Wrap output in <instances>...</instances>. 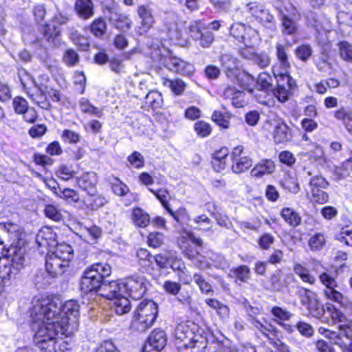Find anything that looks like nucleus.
I'll use <instances>...</instances> for the list:
<instances>
[{
	"label": "nucleus",
	"mask_w": 352,
	"mask_h": 352,
	"mask_svg": "<svg viewBox=\"0 0 352 352\" xmlns=\"http://www.w3.org/2000/svg\"><path fill=\"white\" fill-rule=\"evenodd\" d=\"M36 242L38 248H41V251H43V248L49 251L58 245L56 233L52 228L43 227L36 234Z\"/></svg>",
	"instance_id": "dca6fc26"
},
{
	"label": "nucleus",
	"mask_w": 352,
	"mask_h": 352,
	"mask_svg": "<svg viewBox=\"0 0 352 352\" xmlns=\"http://www.w3.org/2000/svg\"><path fill=\"white\" fill-rule=\"evenodd\" d=\"M277 86L274 91V95L281 102H285L289 99L290 90L294 87H288L286 80L276 79Z\"/></svg>",
	"instance_id": "c9c22d12"
},
{
	"label": "nucleus",
	"mask_w": 352,
	"mask_h": 352,
	"mask_svg": "<svg viewBox=\"0 0 352 352\" xmlns=\"http://www.w3.org/2000/svg\"><path fill=\"white\" fill-rule=\"evenodd\" d=\"M24 236V233L21 232V234L10 243L9 248L2 252V255L10 262V267L6 276L3 277V280L15 279L19 272L28 265Z\"/></svg>",
	"instance_id": "20e7f679"
},
{
	"label": "nucleus",
	"mask_w": 352,
	"mask_h": 352,
	"mask_svg": "<svg viewBox=\"0 0 352 352\" xmlns=\"http://www.w3.org/2000/svg\"><path fill=\"white\" fill-rule=\"evenodd\" d=\"M166 336L164 331L154 330L148 337L142 352H159L166 346Z\"/></svg>",
	"instance_id": "6ab92c4d"
},
{
	"label": "nucleus",
	"mask_w": 352,
	"mask_h": 352,
	"mask_svg": "<svg viewBox=\"0 0 352 352\" xmlns=\"http://www.w3.org/2000/svg\"><path fill=\"white\" fill-rule=\"evenodd\" d=\"M295 54L302 61H307L312 54V49L309 45H302L295 50Z\"/></svg>",
	"instance_id": "052dcab7"
},
{
	"label": "nucleus",
	"mask_w": 352,
	"mask_h": 352,
	"mask_svg": "<svg viewBox=\"0 0 352 352\" xmlns=\"http://www.w3.org/2000/svg\"><path fill=\"white\" fill-rule=\"evenodd\" d=\"M273 137L276 144L286 143L292 139L291 130L286 124L280 123L275 127Z\"/></svg>",
	"instance_id": "473e14b6"
},
{
	"label": "nucleus",
	"mask_w": 352,
	"mask_h": 352,
	"mask_svg": "<svg viewBox=\"0 0 352 352\" xmlns=\"http://www.w3.org/2000/svg\"><path fill=\"white\" fill-rule=\"evenodd\" d=\"M69 263H65V261L47 253L45 258V269L47 272L52 277H56L63 274L68 267Z\"/></svg>",
	"instance_id": "4be33fe9"
},
{
	"label": "nucleus",
	"mask_w": 352,
	"mask_h": 352,
	"mask_svg": "<svg viewBox=\"0 0 352 352\" xmlns=\"http://www.w3.org/2000/svg\"><path fill=\"white\" fill-rule=\"evenodd\" d=\"M290 67L291 65L289 60H277L272 65V70L276 79L286 80L288 87H295L296 81L289 74Z\"/></svg>",
	"instance_id": "aec40b11"
},
{
	"label": "nucleus",
	"mask_w": 352,
	"mask_h": 352,
	"mask_svg": "<svg viewBox=\"0 0 352 352\" xmlns=\"http://www.w3.org/2000/svg\"><path fill=\"white\" fill-rule=\"evenodd\" d=\"M178 245L184 256L190 261L194 259L199 254L203 241L199 238H196L193 233L184 232L178 239Z\"/></svg>",
	"instance_id": "9b49d317"
},
{
	"label": "nucleus",
	"mask_w": 352,
	"mask_h": 352,
	"mask_svg": "<svg viewBox=\"0 0 352 352\" xmlns=\"http://www.w3.org/2000/svg\"><path fill=\"white\" fill-rule=\"evenodd\" d=\"M80 110L85 113L90 115L96 116L101 118L103 115L102 110L94 107L89 102L88 99L82 98L79 101Z\"/></svg>",
	"instance_id": "a18cd8bd"
},
{
	"label": "nucleus",
	"mask_w": 352,
	"mask_h": 352,
	"mask_svg": "<svg viewBox=\"0 0 352 352\" xmlns=\"http://www.w3.org/2000/svg\"><path fill=\"white\" fill-rule=\"evenodd\" d=\"M168 68L175 73L183 76H188L193 72L192 65L177 58L170 60Z\"/></svg>",
	"instance_id": "c85d7f7f"
},
{
	"label": "nucleus",
	"mask_w": 352,
	"mask_h": 352,
	"mask_svg": "<svg viewBox=\"0 0 352 352\" xmlns=\"http://www.w3.org/2000/svg\"><path fill=\"white\" fill-rule=\"evenodd\" d=\"M43 298H47L53 302L58 303V311L57 317L58 322H56V327L60 329V335L69 336L78 330V319L80 316V305L73 300L66 301L63 305L58 299L52 298L49 296H41L38 298H34L32 301V306L36 301H40ZM52 320H56L54 318L53 314H51ZM58 320V318H57Z\"/></svg>",
	"instance_id": "7ed1b4c3"
},
{
	"label": "nucleus",
	"mask_w": 352,
	"mask_h": 352,
	"mask_svg": "<svg viewBox=\"0 0 352 352\" xmlns=\"http://www.w3.org/2000/svg\"><path fill=\"white\" fill-rule=\"evenodd\" d=\"M90 30L95 36H102L107 30L106 22L102 18L94 20L91 24Z\"/></svg>",
	"instance_id": "09e8293b"
},
{
	"label": "nucleus",
	"mask_w": 352,
	"mask_h": 352,
	"mask_svg": "<svg viewBox=\"0 0 352 352\" xmlns=\"http://www.w3.org/2000/svg\"><path fill=\"white\" fill-rule=\"evenodd\" d=\"M326 188L311 189L310 192L312 196L313 201L323 204L327 202L329 199L328 194L324 191Z\"/></svg>",
	"instance_id": "6e6d98bb"
},
{
	"label": "nucleus",
	"mask_w": 352,
	"mask_h": 352,
	"mask_svg": "<svg viewBox=\"0 0 352 352\" xmlns=\"http://www.w3.org/2000/svg\"><path fill=\"white\" fill-rule=\"evenodd\" d=\"M256 88H257L256 80L251 74L243 71V91H247L252 94Z\"/></svg>",
	"instance_id": "5fc2aeb1"
},
{
	"label": "nucleus",
	"mask_w": 352,
	"mask_h": 352,
	"mask_svg": "<svg viewBox=\"0 0 352 352\" xmlns=\"http://www.w3.org/2000/svg\"><path fill=\"white\" fill-rule=\"evenodd\" d=\"M48 252L63 260L65 263H69V261L73 258V249L71 245L65 243H58V245L49 250Z\"/></svg>",
	"instance_id": "cd10ccee"
},
{
	"label": "nucleus",
	"mask_w": 352,
	"mask_h": 352,
	"mask_svg": "<svg viewBox=\"0 0 352 352\" xmlns=\"http://www.w3.org/2000/svg\"><path fill=\"white\" fill-rule=\"evenodd\" d=\"M242 147L236 146L232 153V171L236 174L242 172Z\"/></svg>",
	"instance_id": "de8ad7c7"
},
{
	"label": "nucleus",
	"mask_w": 352,
	"mask_h": 352,
	"mask_svg": "<svg viewBox=\"0 0 352 352\" xmlns=\"http://www.w3.org/2000/svg\"><path fill=\"white\" fill-rule=\"evenodd\" d=\"M19 77L24 88H26V86L28 84V81L34 85L36 89V93L30 94L29 91L27 92L32 102L36 103L41 109H50V104L45 96V92L47 91V87L44 86L43 85H37L33 78L25 70H22L19 72Z\"/></svg>",
	"instance_id": "9d476101"
},
{
	"label": "nucleus",
	"mask_w": 352,
	"mask_h": 352,
	"mask_svg": "<svg viewBox=\"0 0 352 352\" xmlns=\"http://www.w3.org/2000/svg\"><path fill=\"white\" fill-rule=\"evenodd\" d=\"M280 215L285 221L291 226L296 227L301 223V217L292 208H283L280 212Z\"/></svg>",
	"instance_id": "4c0bfd02"
},
{
	"label": "nucleus",
	"mask_w": 352,
	"mask_h": 352,
	"mask_svg": "<svg viewBox=\"0 0 352 352\" xmlns=\"http://www.w3.org/2000/svg\"><path fill=\"white\" fill-rule=\"evenodd\" d=\"M243 58L252 60L261 69L269 66L271 63V58L267 53H256L248 49L243 50Z\"/></svg>",
	"instance_id": "c756f323"
},
{
	"label": "nucleus",
	"mask_w": 352,
	"mask_h": 352,
	"mask_svg": "<svg viewBox=\"0 0 352 352\" xmlns=\"http://www.w3.org/2000/svg\"><path fill=\"white\" fill-rule=\"evenodd\" d=\"M128 161L130 164L135 168H142L144 165V157L138 151H134L131 155H130L128 157Z\"/></svg>",
	"instance_id": "338daca9"
},
{
	"label": "nucleus",
	"mask_w": 352,
	"mask_h": 352,
	"mask_svg": "<svg viewBox=\"0 0 352 352\" xmlns=\"http://www.w3.org/2000/svg\"><path fill=\"white\" fill-rule=\"evenodd\" d=\"M75 11L82 19H88L94 14V5L91 0H76Z\"/></svg>",
	"instance_id": "bb28decb"
},
{
	"label": "nucleus",
	"mask_w": 352,
	"mask_h": 352,
	"mask_svg": "<svg viewBox=\"0 0 352 352\" xmlns=\"http://www.w3.org/2000/svg\"><path fill=\"white\" fill-rule=\"evenodd\" d=\"M58 303L47 298L36 301L30 309L32 329L34 331V341L42 352H57L56 346L60 329L56 327Z\"/></svg>",
	"instance_id": "f257e3e1"
},
{
	"label": "nucleus",
	"mask_w": 352,
	"mask_h": 352,
	"mask_svg": "<svg viewBox=\"0 0 352 352\" xmlns=\"http://www.w3.org/2000/svg\"><path fill=\"white\" fill-rule=\"evenodd\" d=\"M175 345L180 352H203L207 346L204 331L194 322L179 324L175 331Z\"/></svg>",
	"instance_id": "f03ea898"
},
{
	"label": "nucleus",
	"mask_w": 352,
	"mask_h": 352,
	"mask_svg": "<svg viewBox=\"0 0 352 352\" xmlns=\"http://www.w3.org/2000/svg\"><path fill=\"white\" fill-rule=\"evenodd\" d=\"M243 31L245 35H243V44L245 45V51L247 49L252 50V47L257 43L258 40V32L255 29L252 28L250 26H246L243 24Z\"/></svg>",
	"instance_id": "e433bc0d"
},
{
	"label": "nucleus",
	"mask_w": 352,
	"mask_h": 352,
	"mask_svg": "<svg viewBox=\"0 0 352 352\" xmlns=\"http://www.w3.org/2000/svg\"><path fill=\"white\" fill-rule=\"evenodd\" d=\"M319 279L325 287L324 294L327 299L340 304L342 307H346L348 306L349 300L337 289L338 285L334 277L328 272H323L320 274Z\"/></svg>",
	"instance_id": "1a4fd4ad"
},
{
	"label": "nucleus",
	"mask_w": 352,
	"mask_h": 352,
	"mask_svg": "<svg viewBox=\"0 0 352 352\" xmlns=\"http://www.w3.org/2000/svg\"><path fill=\"white\" fill-rule=\"evenodd\" d=\"M281 186L292 193L296 194L300 190V186L295 179L290 177L280 182Z\"/></svg>",
	"instance_id": "13d9d810"
},
{
	"label": "nucleus",
	"mask_w": 352,
	"mask_h": 352,
	"mask_svg": "<svg viewBox=\"0 0 352 352\" xmlns=\"http://www.w3.org/2000/svg\"><path fill=\"white\" fill-rule=\"evenodd\" d=\"M325 317H331L334 327L337 326L338 324H343L345 321H349L345 316L331 304H326ZM329 318L326 320H322L323 322H327Z\"/></svg>",
	"instance_id": "f704fd0d"
},
{
	"label": "nucleus",
	"mask_w": 352,
	"mask_h": 352,
	"mask_svg": "<svg viewBox=\"0 0 352 352\" xmlns=\"http://www.w3.org/2000/svg\"><path fill=\"white\" fill-rule=\"evenodd\" d=\"M275 170V165L271 160H262L251 170V175L254 177H261L265 175L272 173Z\"/></svg>",
	"instance_id": "2f4dec72"
},
{
	"label": "nucleus",
	"mask_w": 352,
	"mask_h": 352,
	"mask_svg": "<svg viewBox=\"0 0 352 352\" xmlns=\"http://www.w3.org/2000/svg\"><path fill=\"white\" fill-rule=\"evenodd\" d=\"M326 244V238L322 233H315L308 241V245L312 252L321 250Z\"/></svg>",
	"instance_id": "79ce46f5"
},
{
	"label": "nucleus",
	"mask_w": 352,
	"mask_h": 352,
	"mask_svg": "<svg viewBox=\"0 0 352 352\" xmlns=\"http://www.w3.org/2000/svg\"><path fill=\"white\" fill-rule=\"evenodd\" d=\"M112 7L109 9V19L113 22L116 28L122 32L127 31L131 28L132 21L127 16L119 14L117 12V8L113 2L111 3Z\"/></svg>",
	"instance_id": "b1692460"
},
{
	"label": "nucleus",
	"mask_w": 352,
	"mask_h": 352,
	"mask_svg": "<svg viewBox=\"0 0 352 352\" xmlns=\"http://www.w3.org/2000/svg\"><path fill=\"white\" fill-rule=\"evenodd\" d=\"M57 175L61 179L67 181L74 177L75 172L72 166L61 165L57 170Z\"/></svg>",
	"instance_id": "774afa93"
},
{
	"label": "nucleus",
	"mask_w": 352,
	"mask_h": 352,
	"mask_svg": "<svg viewBox=\"0 0 352 352\" xmlns=\"http://www.w3.org/2000/svg\"><path fill=\"white\" fill-rule=\"evenodd\" d=\"M192 280L199 287L202 293L209 294L210 292H212L211 285L206 280L202 274L199 273L194 274Z\"/></svg>",
	"instance_id": "3c124183"
},
{
	"label": "nucleus",
	"mask_w": 352,
	"mask_h": 352,
	"mask_svg": "<svg viewBox=\"0 0 352 352\" xmlns=\"http://www.w3.org/2000/svg\"><path fill=\"white\" fill-rule=\"evenodd\" d=\"M192 222L196 224L195 229L201 231H209L212 228V221L204 214L194 217Z\"/></svg>",
	"instance_id": "49530a36"
},
{
	"label": "nucleus",
	"mask_w": 352,
	"mask_h": 352,
	"mask_svg": "<svg viewBox=\"0 0 352 352\" xmlns=\"http://www.w3.org/2000/svg\"><path fill=\"white\" fill-rule=\"evenodd\" d=\"M157 314L158 307L154 301H142L133 313L131 328L138 332H145L154 324Z\"/></svg>",
	"instance_id": "423d86ee"
},
{
	"label": "nucleus",
	"mask_w": 352,
	"mask_h": 352,
	"mask_svg": "<svg viewBox=\"0 0 352 352\" xmlns=\"http://www.w3.org/2000/svg\"><path fill=\"white\" fill-rule=\"evenodd\" d=\"M164 241V235L160 232H152L148 236L147 243L150 247L154 248L160 247Z\"/></svg>",
	"instance_id": "69168bd1"
},
{
	"label": "nucleus",
	"mask_w": 352,
	"mask_h": 352,
	"mask_svg": "<svg viewBox=\"0 0 352 352\" xmlns=\"http://www.w3.org/2000/svg\"><path fill=\"white\" fill-rule=\"evenodd\" d=\"M338 48L340 57L345 61L352 62V45L346 41H340Z\"/></svg>",
	"instance_id": "603ef678"
},
{
	"label": "nucleus",
	"mask_w": 352,
	"mask_h": 352,
	"mask_svg": "<svg viewBox=\"0 0 352 352\" xmlns=\"http://www.w3.org/2000/svg\"><path fill=\"white\" fill-rule=\"evenodd\" d=\"M149 190L157 197V199L161 202L164 208L168 212V213L173 217V218L177 221H180V216L186 214V211L184 208H181L177 212H173L168 206V192L165 189H159L154 190L149 189Z\"/></svg>",
	"instance_id": "393cba45"
},
{
	"label": "nucleus",
	"mask_w": 352,
	"mask_h": 352,
	"mask_svg": "<svg viewBox=\"0 0 352 352\" xmlns=\"http://www.w3.org/2000/svg\"><path fill=\"white\" fill-rule=\"evenodd\" d=\"M22 230L17 224L14 223H0V247L3 252L5 249L4 239L7 236L8 238V242L11 243L12 241L16 240L18 236L21 234Z\"/></svg>",
	"instance_id": "5701e85b"
},
{
	"label": "nucleus",
	"mask_w": 352,
	"mask_h": 352,
	"mask_svg": "<svg viewBox=\"0 0 352 352\" xmlns=\"http://www.w3.org/2000/svg\"><path fill=\"white\" fill-rule=\"evenodd\" d=\"M300 303L305 306L314 317L326 320L328 318L325 317L326 305H322L317 298L316 294L313 292L304 287H300L298 290Z\"/></svg>",
	"instance_id": "6e6552de"
},
{
	"label": "nucleus",
	"mask_w": 352,
	"mask_h": 352,
	"mask_svg": "<svg viewBox=\"0 0 352 352\" xmlns=\"http://www.w3.org/2000/svg\"><path fill=\"white\" fill-rule=\"evenodd\" d=\"M164 85L169 87L175 95L182 94L186 87L185 83L180 79H176L174 80H166L164 82Z\"/></svg>",
	"instance_id": "4d7b16f0"
},
{
	"label": "nucleus",
	"mask_w": 352,
	"mask_h": 352,
	"mask_svg": "<svg viewBox=\"0 0 352 352\" xmlns=\"http://www.w3.org/2000/svg\"><path fill=\"white\" fill-rule=\"evenodd\" d=\"M12 106L17 114H23L29 108L27 100L19 96L14 98Z\"/></svg>",
	"instance_id": "e2e57ef3"
},
{
	"label": "nucleus",
	"mask_w": 352,
	"mask_h": 352,
	"mask_svg": "<svg viewBox=\"0 0 352 352\" xmlns=\"http://www.w3.org/2000/svg\"><path fill=\"white\" fill-rule=\"evenodd\" d=\"M138 13L140 18L142 19V28L146 32L149 30L155 23L152 10L148 6H140L138 8Z\"/></svg>",
	"instance_id": "72a5a7b5"
},
{
	"label": "nucleus",
	"mask_w": 352,
	"mask_h": 352,
	"mask_svg": "<svg viewBox=\"0 0 352 352\" xmlns=\"http://www.w3.org/2000/svg\"><path fill=\"white\" fill-rule=\"evenodd\" d=\"M83 234L89 240H96L98 239L102 234L101 229L96 226H91L90 227L85 226L82 229Z\"/></svg>",
	"instance_id": "bf43d9fd"
},
{
	"label": "nucleus",
	"mask_w": 352,
	"mask_h": 352,
	"mask_svg": "<svg viewBox=\"0 0 352 352\" xmlns=\"http://www.w3.org/2000/svg\"><path fill=\"white\" fill-rule=\"evenodd\" d=\"M70 19V15L65 10H60L57 8L54 15L52 24H46L43 30V37L49 46L56 47L60 44V29L59 25H65Z\"/></svg>",
	"instance_id": "0eeeda50"
},
{
	"label": "nucleus",
	"mask_w": 352,
	"mask_h": 352,
	"mask_svg": "<svg viewBox=\"0 0 352 352\" xmlns=\"http://www.w3.org/2000/svg\"><path fill=\"white\" fill-rule=\"evenodd\" d=\"M44 213L47 218L54 221H59L63 218L60 210L57 206L53 204L46 205L44 209Z\"/></svg>",
	"instance_id": "864d4df0"
},
{
	"label": "nucleus",
	"mask_w": 352,
	"mask_h": 352,
	"mask_svg": "<svg viewBox=\"0 0 352 352\" xmlns=\"http://www.w3.org/2000/svg\"><path fill=\"white\" fill-rule=\"evenodd\" d=\"M172 255L173 254L169 252L159 254L153 257V260L155 261L160 268H166L171 261Z\"/></svg>",
	"instance_id": "0e129e2a"
},
{
	"label": "nucleus",
	"mask_w": 352,
	"mask_h": 352,
	"mask_svg": "<svg viewBox=\"0 0 352 352\" xmlns=\"http://www.w3.org/2000/svg\"><path fill=\"white\" fill-rule=\"evenodd\" d=\"M224 95L227 99H229L231 104L235 108L242 107V93L240 91H236L232 87H228Z\"/></svg>",
	"instance_id": "c03bdc74"
},
{
	"label": "nucleus",
	"mask_w": 352,
	"mask_h": 352,
	"mask_svg": "<svg viewBox=\"0 0 352 352\" xmlns=\"http://www.w3.org/2000/svg\"><path fill=\"white\" fill-rule=\"evenodd\" d=\"M272 78L267 73H261L256 80L258 90H268L272 87Z\"/></svg>",
	"instance_id": "8fccbe9b"
},
{
	"label": "nucleus",
	"mask_w": 352,
	"mask_h": 352,
	"mask_svg": "<svg viewBox=\"0 0 352 352\" xmlns=\"http://www.w3.org/2000/svg\"><path fill=\"white\" fill-rule=\"evenodd\" d=\"M111 274V267L106 263H97L86 268L80 283V290L85 293L100 292L104 278Z\"/></svg>",
	"instance_id": "39448f33"
},
{
	"label": "nucleus",
	"mask_w": 352,
	"mask_h": 352,
	"mask_svg": "<svg viewBox=\"0 0 352 352\" xmlns=\"http://www.w3.org/2000/svg\"><path fill=\"white\" fill-rule=\"evenodd\" d=\"M163 99L162 94L157 91H149L145 97V104L153 109H157L162 107Z\"/></svg>",
	"instance_id": "37998d69"
},
{
	"label": "nucleus",
	"mask_w": 352,
	"mask_h": 352,
	"mask_svg": "<svg viewBox=\"0 0 352 352\" xmlns=\"http://www.w3.org/2000/svg\"><path fill=\"white\" fill-rule=\"evenodd\" d=\"M132 220L137 226L145 228L150 223V217L143 210L137 208L133 210Z\"/></svg>",
	"instance_id": "ea45409f"
},
{
	"label": "nucleus",
	"mask_w": 352,
	"mask_h": 352,
	"mask_svg": "<svg viewBox=\"0 0 352 352\" xmlns=\"http://www.w3.org/2000/svg\"><path fill=\"white\" fill-rule=\"evenodd\" d=\"M205 302L212 309L215 310L217 314L222 318H228L229 315V308L227 305L221 303L214 298H206Z\"/></svg>",
	"instance_id": "58836bf2"
},
{
	"label": "nucleus",
	"mask_w": 352,
	"mask_h": 352,
	"mask_svg": "<svg viewBox=\"0 0 352 352\" xmlns=\"http://www.w3.org/2000/svg\"><path fill=\"white\" fill-rule=\"evenodd\" d=\"M53 192L57 197L66 200L67 201H77L79 199L78 193L70 188H60L59 186L56 188L54 186Z\"/></svg>",
	"instance_id": "a19ab883"
},
{
	"label": "nucleus",
	"mask_w": 352,
	"mask_h": 352,
	"mask_svg": "<svg viewBox=\"0 0 352 352\" xmlns=\"http://www.w3.org/2000/svg\"><path fill=\"white\" fill-rule=\"evenodd\" d=\"M302 177L309 180L310 190L315 188H327L329 182L324 177L319 175L317 166L313 164L305 166L301 172Z\"/></svg>",
	"instance_id": "2eb2a0df"
},
{
	"label": "nucleus",
	"mask_w": 352,
	"mask_h": 352,
	"mask_svg": "<svg viewBox=\"0 0 352 352\" xmlns=\"http://www.w3.org/2000/svg\"><path fill=\"white\" fill-rule=\"evenodd\" d=\"M98 177L94 172H87L77 177V184L79 188L87 192L90 197L96 195V184Z\"/></svg>",
	"instance_id": "412c9836"
},
{
	"label": "nucleus",
	"mask_w": 352,
	"mask_h": 352,
	"mask_svg": "<svg viewBox=\"0 0 352 352\" xmlns=\"http://www.w3.org/2000/svg\"><path fill=\"white\" fill-rule=\"evenodd\" d=\"M124 294V280H118L111 282L104 280L100 286L98 295L111 300Z\"/></svg>",
	"instance_id": "f3484780"
},
{
	"label": "nucleus",
	"mask_w": 352,
	"mask_h": 352,
	"mask_svg": "<svg viewBox=\"0 0 352 352\" xmlns=\"http://www.w3.org/2000/svg\"><path fill=\"white\" fill-rule=\"evenodd\" d=\"M197 134L202 138L209 135L211 133V127L208 122L204 121L197 122L194 125Z\"/></svg>",
	"instance_id": "680f3d73"
},
{
	"label": "nucleus",
	"mask_w": 352,
	"mask_h": 352,
	"mask_svg": "<svg viewBox=\"0 0 352 352\" xmlns=\"http://www.w3.org/2000/svg\"><path fill=\"white\" fill-rule=\"evenodd\" d=\"M206 29V25L200 20L190 22L188 30L190 37L199 42V45L202 47H208L214 41L213 34L210 32H203Z\"/></svg>",
	"instance_id": "4468645a"
},
{
	"label": "nucleus",
	"mask_w": 352,
	"mask_h": 352,
	"mask_svg": "<svg viewBox=\"0 0 352 352\" xmlns=\"http://www.w3.org/2000/svg\"><path fill=\"white\" fill-rule=\"evenodd\" d=\"M111 300V308L118 316L129 313L131 309L129 300L124 294Z\"/></svg>",
	"instance_id": "7c9ffc66"
},
{
	"label": "nucleus",
	"mask_w": 352,
	"mask_h": 352,
	"mask_svg": "<svg viewBox=\"0 0 352 352\" xmlns=\"http://www.w3.org/2000/svg\"><path fill=\"white\" fill-rule=\"evenodd\" d=\"M294 18L280 12V21L282 23V32L286 35H294L298 30V19H300V14H293Z\"/></svg>",
	"instance_id": "a878e982"
},
{
	"label": "nucleus",
	"mask_w": 352,
	"mask_h": 352,
	"mask_svg": "<svg viewBox=\"0 0 352 352\" xmlns=\"http://www.w3.org/2000/svg\"><path fill=\"white\" fill-rule=\"evenodd\" d=\"M246 12L264 24L271 23L274 21V16L270 14L269 10L265 9L263 4L256 1L247 3Z\"/></svg>",
	"instance_id": "a211bd4d"
},
{
	"label": "nucleus",
	"mask_w": 352,
	"mask_h": 352,
	"mask_svg": "<svg viewBox=\"0 0 352 352\" xmlns=\"http://www.w3.org/2000/svg\"><path fill=\"white\" fill-rule=\"evenodd\" d=\"M146 280L143 276H131L124 280V293L133 299L143 297L146 291Z\"/></svg>",
	"instance_id": "ddd939ff"
},
{
	"label": "nucleus",
	"mask_w": 352,
	"mask_h": 352,
	"mask_svg": "<svg viewBox=\"0 0 352 352\" xmlns=\"http://www.w3.org/2000/svg\"><path fill=\"white\" fill-rule=\"evenodd\" d=\"M327 337L340 348H345L346 344L352 342V327L350 321L338 324L333 329L327 330Z\"/></svg>",
	"instance_id": "f8f14e48"
}]
</instances>
